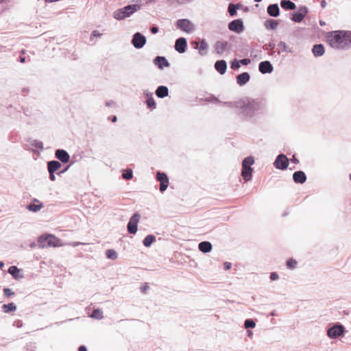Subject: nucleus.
Masks as SVG:
<instances>
[{
	"label": "nucleus",
	"mask_w": 351,
	"mask_h": 351,
	"mask_svg": "<svg viewBox=\"0 0 351 351\" xmlns=\"http://www.w3.org/2000/svg\"><path fill=\"white\" fill-rule=\"evenodd\" d=\"M228 107L236 109V114L243 120L256 122L265 114L266 104L261 99L245 97L234 101H224Z\"/></svg>",
	"instance_id": "nucleus-1"
},
{
	"label": "nucleus",
	"mask_w": 351,
	"mask_h": 351,
	"mask_svg": "<svg viewBox=\"0 0 351 351\" xmlns=\"http://www.w3.org/2000/svg\"><path fill=\"white\" fill-rule=\"evenodd\" d=\"M269 278L272 281L277 280L279 279V275L276 271H273L270 274Z\"/></svg>",
	"instance_id": "nucleus-55"
},
{
	"label": "nucleus",
	"mask_w": 351,
	"mask_h": 351,
	"mask_svg": "<svg viewBox=\"0 0 351 351\" xmlns=\"http://www.w3.org/2000/svg\"><path fill=\"white\" fill-rule=\"evenodd\" d=\"M25 53V49L21 50V54L19 56L18 60L21 63H25L27 60L26 57L23 55Z\"/></svg>",
	"instance_id": "nucleus-53"
},
{
	"label": "nucleus",
	"mask_w": 351,
	"mask_h": 351,
	"mask_svg": "<svg viewBox=\"0 0 351 351\" xmlns=\"http://www.w3.org/2000/svg\"><path fill=\"white\" fill-rule=\"evenodd\" d=\"M276 47V45L274 43H269L268 44L264 45L263 46V49L266 51L269 49H274Z\"/></svg>",
	"instance_id": "nucleus-52"
},
{
	"label": "nucleus",
	"mask_w": 351,
	"mask_h": 351,
	"mask_svg": "<svg viewBox=\"0 0 351 351\" xmlns=\"http://www.w3.org/2000/svg\"><path fill=\"white\" fill-rule=\"evenodd\" d=\"M149 289V283L145 282L143 284V285L141 287V292L143 294H145L147 293V291Z\"/></svg>",
	"instance_id": "nucleus-51"
},
{
	"label": "nucleus",
	"mask_w": 351,
	"mask_h": 351,
	"mask_svg": "<svg viewBox=\"0 0 351 351\" xmlns=\"http://www.w3.org/2000/svg\"><path fill=\"white\" fill-rule=\"evenodd\" d=\"M105 254L107 258L112 261H114L118 258V254L114 249L106 250Z\"/></svg>",
	"instance_id": "nucleus-41"
},
{
	"label": "nucleus",
	"mask_w": 351,
	"mask_h": 351,
	"mask_svg": "<svg viewBox=\"0 0 351 351\" xmlns=\"http://www.w3.org/2000/svg\"><path fill=\"white\" fill-rule=\"evenodd\" d=\"M71 166V164H69V165L64 166L62 169L60 168L59 169V171H58V176H61L62 174L66 173L69 170V169L70 168Z\"/></svg>",
	"instance_id": "nucleus-50"
},
{
	"label": "nucleus",
	"mask_w": 351,
	"mask_h": 351,
	"mask_svg": "<svg viewBox=\"0 0 351 351\" xmlns=\"http://www.w3.org/2000/svg\"><path fill=\"white\" fill-rule=\"evenodd\" d=\"M343 30H336L328 33L327 39L330 46L335 49H345Z\"/></svg>",
	"instance_id": "nucleus-4"
},
{
	"label": "nucleus",
	"mask_w": 351,
	"mask_h": 351,
	"mask_svg": "<svg viewBox=\"0 0 351 351\" xmlns=\"http://www.w3.org/2000/svg\"><path fill=\"white\" fill-rule=\"evenodd\" d=\"M230 66L231 69L237 71L240 69V67L241 66L239 60L237 58H234L232 61H230Z\"/></svg>",
	"instance_id": "nucleus-45"
},
{
	"label": "nucleus",
	"mask_w": 351,
	"mask_h": 351,
	"mask_svg": "<svg viewBox=\"0 0 351 351\" xmlns=\"http://www.w3.org/2000/svg\"><path fill=\"white\" fill-rule=\"evenodd\" d=\"M141 8V3L135 4H128L123 8H119L114 11L112 16L118 21H122L132 16L134 13L138 11Z\"/></svg>",
	"instance_id": "nucleus-3"
},
{
	"label": "nucleus",
	"mask_w": 351,
	"mask_h": 351,
	"mask_svg": "<svg viewBox=\"0 0 351 351\" xmlns=\"http://www.w3.org/2000/svg\"><path fill=\"white\" fill-rule=\"evenodd\" d=\"M147 42L146 37L141 32H136L134 34L132 39V44L136 49L143 48Z\"/></svg>",
	"instance_id": "nucleus-13"
},
{
	"label": "nucleus",
	"mask_w": 351,
	"mask_h": 351,
	"mask_svg": "<svg viewBox=\"0 0 351 351\" xmlns=\"http://www.w3.org/2000/svg\"><path fill=\"white\" fill-rule=\"evenodd\" d=\"M241 9V3H230L228 7V12L229 13L231 17H234L237 16V10Z\"/></svg>",
	"instance_id": "nucleus-30"
},
{
	"label": "nucleus",
	"mask_w": 351,
	"mask_h": 351,
	"mask_svg": "<svg viewBox=\"0 0 351 351\" xmlns=\"http://www.w3.org/2000/svg\"><path fill=\"white\" fill-rule=\"evenodd\" d=\"M28 142L30 143L32 146L36 147V149H38L40 150L44 149L43 143L42 141L39 140L29 138Z\"/></svg>",
	"instance_id": "nucleus-40"
},
{
	"label": "nucleus",
	"mask_w": 351,
	"mask_h": 351,
	"mask_svg": "<svg viewBox=\"0 0 351 351\" xmlns=\"http://www.w3.org/2000/svg\"><path fill=\"white\" fill-rule=\"evenodd\" d=\"M38 245L39 248L57 247L62 245V241L56 236L51 233H44L38 237Z\"/></svg>",
	"instance_id": "nucleus-2"
},
{
	"label": "nucleus",
	"mask_w": 351,
	"mask_h": 351,
	"mask_svg": "<svg viewBox=\"0 0 351 351\" xmlns=\"http://www.w3.org/2000/svg\"><path fill=\"white\" fill-rule=\"evenodd\" d=\"M343 43H344V48L345 49H348L351 47V31L350 30H343Z\"/></svg>",
	"instance_id": "nucleus-36"
},
{
	"label": "nucleus",
	"mask_w": 351,
	"mask_h": 351,
	"mask_svg": "<svg viewBox=\"0 0 351 351\" xmlns=\"http://www.w3.org/2000/svg\"><path fill=\"white\" fill-rule=\"evenodd\" d=\"M254 172L253 168H241V176L245 182L250 181L252 179V174Z\"/></svg>",
	"instance_id": "nucleus-32"
},
{
	"label": "nucleus",
	"mask_w": 351,
	"mask_h": 351,
	"mask_svg": "<svg viewBox=\"0 0 351 351\" xmlns=\"http://www.w3.org/2000/svg\"><path fill=\"white\" fill-rule=\"evenodd\" d=\"M191 45L193 49L198 51L200 56L207 55L209 46L205 38H197L191 42Z\"/></svg>",
	"instance_id": "nucleus-8"
},
{
	"label": "nucleus",
	"mask_w": 351,
	"mask_h": 351,
	"mask_svg": "<svg viewBox=\"0 0 351 351\" xmlns=\"http://www.w3.org/2000/svg\"><path fill=\"white\" fill-rule=\"evenodd\" d=\"M280 4L281 8L287 11L295 10L297 6L295 3L291 0H281Z\"/></svg>",
	"instance_id": "nucleus-33"
},
{
	"label": "nucleus",
	"mask_w": 351,
	"mask_h": 351,
	"mask_svg": "<svg viewBox=\"0 0 351 351\" xmlns=\"http://www.w3.org/2000/svg\"><path fill=\"white\" fill-rule=\"evenodd\" d=\"M298 261L293 258H289L286 261V266L289 269H294L296 268Z\"/></svg>",
	"instance_id": "nucleus-42"
},
{
	"label": "nucleus",
	"mask_w": 351,
	"mask_h": 351,
	"mask_svg": "<svg viewBox=\"0 0 351 351\" xmlns=\"http://www.w3.org/2000/svg\"><path fill=\"white\" fill-rule=\"evenodd\" d=\"M141 219V214L134 212L129 219L127 224V230L130 234H134L138 231V224Z\"/></svg>",
	"instance_id": "nucleus-9"
},
{
	"label": "nucleus",
	"mask_w": 351,
	"mask_h": 351,
	"mask_svg": "<svg viewBox=\"0 0 351 351\" xmlns=\"http://www.w3.org/2000/svg\"><path fill=\"white\" fill-rule=\"evenodd\" d=\"M279 21L274 19H267L264 21V26L269 31H275L279 25Z\"/></svg>",
	"instance_id": "nucleus-28"
},
{
	"label": "nucleus",
	"mask_w": 351,
	"mask_h": 351,
	"mask_svg": "<svg viewBox=\"0 0 351 351\" xmlns=\"http://www.w3.org/2000/svg\"><path fill=\"white\" fill-rule=\"evenodd\" d=\"M49 172V178L51 181H55L56 180V176L55 173L53 171H48Z\"/></svg>",
	"instance_id": "nucleus-61"
},
{
	"label": "nucleus",
	"mask_w": 351,
	"mask_h": 351,
	"mask_svg": "<svg viewBox=\"0 0 351 351\" xmlns=\"http://www.w3.org/2000/svg\"><path fill=\"white\" fill-rule=\"evenodd\" d=\"M156 241V237L152 234H147L143 239L142 243L146 247H149Z\"/></svg>",
	"instance_id": "nucleus-34"
},
{
	"label": "nucleus",
	"mask_w": 351,
	"mask_h": 351,
	"mask_svg": "<svg viewBox=\"0 0 351 351\" xmlns=\"http://www.w3.org/2000/svg\"><path fill=\"white\" fill-rule=\"evenodd\" d=\"M156 179L160 182L159 190L163 193L169 185V179L167 173L161 171H156Z\"/></svg>",
	"instance_id": "nucleus-11"
},
{
	"label": "nucleus",
	"mask_w": 351,
	"mask_h": 351,
	"mask_svg": "<svg viewBox=\"0 0 351 351\" xmlns=\"http://www.w3.org/2000/svg\"><path fill=\"white\" fill-rule=\"evenodd\" d=\"M47 165L48 171H53L57 174L59 169L62 167L61 162L56 160H49L47 162Z\"/></svg>",
	"instance_id": "nucleus-29"
},
{
	"label": "nucleus",
	"mask_w": 351,
	"mask_h": 351,
	"mask_svg": "<svg viewBox=\"0 0 351 351\" xmlns=\"http://www.w3.org/2000/svg\"><path fill=\"white\" fill-rule=\"evenodd\" d=\"M215 69L221 75H224L227 71V62L223 60H218L214 64Z\"/></svg>",
	"instance_id": "nucleus-23"
},
{
	"label": "nucleus",
	"mask_w": 351,
	"mask_h": 351,
	"mask_svg": "<svg viewBox=\"0 0 351 351\" xmlns=\"http://www.w3.org/2000/svg\"><path fill=\"white\" fill-rule=\"evenodd\" d=\"M232 267V263L230 262L226 261L223 263V268L224 270H230Z\"/></svg>",
	"instance_id": "nucleus-56"
},
{
	"label": "nucleus",
	"mask_w": 351,
	"mask_h": 351,
	"mask_svg": "<svg viewBox=\"0 0 351 351\" xmlns=\"http://www.w3.org/2000/svg\"><path fill=\"white\" fill-rule=\"evenodd\" d=\"M169 93V88L165 85L158 86L155 90L156 97L160 99H164L165 97H167Z\"/></svg>",
	"instance_id": "nucleus-27"
},
{
	"label": "nucleus",
	"mask_w": 351,
	"mask_h": 351,
	"mask_svg": "<svg viewBox=\"0 0 351 351\" xmlns=\"http://www.w3.org/2000/svg\"><path fill=\"white\" fill-rule=\"evenodd\" d=\"M228 28L230 32L237 34L243 33L245 30V25L242 19H236L228 24Z\"/></svg>",
	"instance_id": "nucleus-10"
},
{
	"label": "nucleus",
	"mask_w": 351,
	"mask_h": 351,
	"mask_svg": "<svg viewBox=\"0 0 351 351\" xmlns=\"http://www.w3.org/2000/svg\"><path fill=\"white\" fill-rule=\"evenodd\" d=\"M44 207V204L36 198H33L31 202L26 205V209L30 212L37 213Z\"/></svg>",
	"instance_id": "nucleus-18"
},
{
	"label": "nucleus",
	"mask_w": 351,
	"mask_h": 351,
	"mask_svg": "<svg viewBox=\"0 0 351 351\" xmlns=\"http://www.w3.org/2000/svg\"><path fill=\"white\" fill-rule=\"evenodd\" d=\"M289 164V159L283 154L278 155L274 160V166L276 169L285 171L287 170Z\"/></svg>",
	"instance_id": "nucleus-12"
},
{
	"label": "nucleus",
	"mask_w": 351,
	"mask_h": 351,
	"mask_svg": "<svg viewBox=\"0 0 351 351\" xmlns=\"http://www.w3.org/2000/svg\"><path fill=\"white\" fill-rule=\"evenodd\" d=\"M176 27L187 34H191L195 30V25L188 19H178L176 22Z\"/></svg>",
	"instance_id": "nucleus-7"
},
{
	"label": "nucleus",
	"mask_w": 351,
	"mask_h": 351,
	"mask_svg": "<svg viewBox=\"0 0 351 351\" xmlns=\"http://www.w3.org/2000/svg\"><path fill=\"white\" fill-rule=\"evenodd\" d=\"M153 63L160 70H163L166 67H169L171 65L168 60L165 56H162L155 57L153 60Z\"/></svg>",
	"instance_id": "nucleus-19"
},
{
	"label": "nucleus",
	"mask_w": 351,
	"mask_h": 351,
	"mask_svg": "<svg viewBox=\"0 0 351 351\" xmlns=\"http://www.w3.org/2000/svg\"><path fill=\"white\" fill-rule=\"evenodd\" d=\"M267 12L268 15L273 18H276L280 16V10L278 3H271L267 8Z\"/></svg>",
	"instance_id": "nucleus-25"
},
{
	"label": "nucleus",
	"mask_w": 351,
	"mask_h": 351,
	"mask_svg": "<svg viewBox=\"0 0 351 351\" xmlns=\"http://www.w3.org/2000/svg\"><path fill=\"white\" fill-rule=\"evenodd\" d=\"M1 308L5 313H12L16 311L17 306L14 302H10L3 304Z\"/></svg>",
	"instance_id": "nucleus-35"
},
{
	"label": "nucleus",
	"mask_w": 351,
	"mask_h": 351,
	"mask_svg": "<svg viewBox=\"0 0 351 351\" xmlns=\"http://www.w3.org/2000/svg\"><path fill=\"white\" fill-rule=\"evenodd\" d=\"M174 49L179 53H185L188 49L186 38L184 37H179L177 38L175 42Z\"/></svg>",
	"instance_id": "nucleus-16"
},
{
	"label": "nucleus",
	"mask_w": 351,
	"mask_h": 351,
	"mask_svg": "<svg viewBox=\"0 0 351 351\" xmlns=\"http://www.w3.org/2000/svg\"><path fill=\"white\" fill-rule=\"evenodd\" d=\"M205 100L211 103H221V101H219V99L214 95H210L208 97L206 98Z\"/></svg>",
	"instance_id": "nucleus-48"
},
{
	"label": "nucleus",
	"mask_w": 351,
	"mask_h": 351,
	"mask_svg": "<svg viewBox=\"0 0 351 351\" xmlns=\"http://www.w3.org/2000/svg\"><path fill=\"white\" fill-rule=\"evenodd\" d=\"M108 120L112 123H116L118 120V118L116 115H110L108 117Z\"/></svg>",
	"instance_id": "nucleus-59"
},
{
	"label": "nucleus",
	"mask_w": 351,
	"mask_h": 351,
	"mask_svg": "<svg viewBox=\"0 0 351 351\" xmlns=\"http://www.w3.org/2000/svg\"><path fill=\"white\" fill-rule=\"evenodd\" d=\"M198 250L204 253L210 252L213 250V245L210 241H204L199 243L198 244Z\"/></svg>",
	"instance_id": "nucleus-31"
},
{
	"label": "nucleus",
	"mask_w": 351,
	"mask_h": 351,
	"mask_svg": "<svg viewBox=\"0 0 351 351\" xmlns=\"http://www.w3.org/2000/svg\"><path fill=\"white\" fill-rule=\"evenodd\" d=\"M114 104V102L112 101V100H110V101H106V106L107 107H110L112 106L113 104Z\"/></svg>",
	"instance_id": "nucleus-64"
},
{
	"label": "nucleus",
	"mask_w": 351,
	"mask_h": 351,
	"mask_svg": "<svg viewBox=\"0 0 351 351\" xmlns=\"http://www.w3.org/2000/svg\"><path fill=\"white\" fill-rule=\"evenodd\" d=\"M27 351H35V346L32 343L27 344L26 346Z\"/></svg>",
	"instance_id": "nucleus-62"
},
{
	"label": "nucleus",
	"mask_w": 351,
	"mask_h": 351,
	"mask_svg": "<svg viewBox=\"0 0 351 351\" xmlns=\"http://www.w3.org/2000/svg\"><path fill=\"white\" fill-rule=\"evenodd\" d=\"M306 180L307 176L304 171L298 170L293 173V180L295 184H303Z\"/></svg>",
	"instance_id": "nucleus-21"
},
{
	"label": "nucleus",
	"mask_w": 351,
	"mask_h": 351,
	"mask_svg": "<svg viewBox=\"0 0 351 351\" xmlns=\"http://www.w3.org/2000/svg\"><path fill=\"white\" fill-rule=\"evenodd\" d=\"M230 47V45L226 40H218L214 45L215 52L219 56H222Z\"/></svg>",
	"instance_id": "nucleus-17"
},
{
	"label": "nucleus",
	"mask_w": 351,
	"mask_h": 351,
	"mask_svg": "<svg viewBox=\"0 0 351 351\" xmlns=\"http://www.w3.org/2000/svg\"><path fill=\"white\" fill-rule=\"evenodd\" d=\"M312 53L315 58H319L325 53V47L322 43L314 44L311 49Z\"/></svg>",
	"instance_id": "nucleus-26"
},
{
	"label": "nucleus",
	"mask_w": 351,
	"mask_h": 351,
	"mask_svg": "<svg viewBox=\"0 0 351 351\" xmlns=\"http://www.w3.org/2000/svg\"><path fill=\"white\" fill-rule=\"evenodd\" d=\"M77 351H88V349L85 345H80L77 348Z\"/></svg>",
	"instance_id": "nucleus-63"
},
{
	"label": "nucleus",
	"mask_w": 351,
	"mask_h": 351,
	"mask_svg": "<svg viewBox=\"0 0 351 351\" xmlns=\"http://www.w3.org/2000/svg\"><path fill=\"white\" fill-rule=\"evenodd\" d=\"M143 96L145 99V104L147 108L151 111L155 110L157 107V104L153 97V93L148 90L143 91Z\"/></svg>",
	"instance_id": "nucleus-14"
},
{
	"label": "nucleus",
	"mask_w": 351,
	"mask_h": 351,
	"mask_svg": "<svg viewBox=\"0 0 351 351\" xmlns=\"http://www.w3.org/2000/svg\"><path fill=\"white\" fill-rule=\"evenodd\" d=\"M241 65L247 66L251 63V60L249 58L239 60Z\"/></svg>",
	"instance_id": "nucleus-54"
},
{
	"label": "nucleus",
	"mask_w": 351,
	"mask_h": 351,
	"mask_svg": "<svg viewBox=\"0 0 351 351\" xmlns=\"http://www.w3.org/2000/svg\"><path fill=\"white\" fill-rule=\"evenodd\" d=\"M289 14V19L294 23H301L306 16L309 12V10L307 6L304 5H300L298 7L296 6L295 10Z\"/></svg>",
	"instance_id": "nucleus-6"
},
{
	"label": "nucleus",
	"mask_w": 351,
	"mask_h": 351,
	"mask_svg": "<svg viewBox=\"0 0 351 351\" xmlns=\"http://www.w3.org/2000/svg\"><path fill=\"white\" fill-rule=\"evenodd\" d=\"M347 332L344 326L340 322L330 324L327 328V336L330 339L344 336L345 333Z\"/></svg>",
	"instance_id": "nucleus-5"
},
{
	"label": "nucleus",
	"mask_w": 351,
	"mask_h": 351,
	"mask_svg": "<svg viewBox=\"0 0 351 351\" xmlns=\"http://www.w3.org/2000/svg\"><path fill=\"white\" fill-rule=\"evenodd\" d=\"M258 71L262 74H270L274 71V66L269 60H264L258 64Z\"/></svg>",
	"instance_id": "nucleus-20"
},
{
	"label": "nucleus",
	"mask_w": 351,
	"mask_h": 351,
	"mask_svg": "<svg viewBox=\"0 0 351 351\" xmlns=\"http://www.w3.org/2000/svg\"><path fill=\"white\" fill-rule=\"evenodd\" d=\"M90 317L97 320L101 319L104 317L102 310L99 308L94 309L90 314Z\"/></svg>",
	"instance_id": "nucleus-39"
},
{
	"label": "nucleus",
	"mask_w": 351,
	"mask_h": 351,
	"mask_svg": "<svg viewBox=\"0 0 351 351\" xmlns=\"http://www.w3.org/2000/svg\"><path fill=\"white\" fill-rule=\"evenodd\" d=\"M250 77H251L250 74L248 72H247V71L243 72L237 75V77H236L237 84L240 86H243L250 82Z\"/></svg>",
	"instance_id": "nucleus-22"
},
{
	"label": "nucleus",
	"mask_w": 351,
	"mask_h": 351,
	"mask_svg": "<svg viewBox=\"0 0 351 351\" xmlns=\"http://www.w3.org/2000/svg\"><path fill=\"white\" fill-rule=\"evenodd\" d=\"M278 47L280 49V50L283 52H287V53H292L293 51L291 48H289L287 43L284 41H280L278 43Z\"/></svg>",
	"instance_id": "nucleus-43"
},
{
	"label": "nucleus",
	"mask_w": 351,
	"mask_h": 351,
	"mask_svg": "<svg viewBox=\"0 0 351 351\" xmlns=\"http://www.w3.org/2000/svg\"><path fill=\"white\" fill-rule=\"evenodd\" d=\"M13 326L17 328H21L23 326V322L20 319H17L14 322Z\"/></svg>",
	"instance_id": "nucleus-58"
},
{
	"label": "nucleus",
	"mask_w": 351,
	"mask_h": 351,
	"mask_svg": "<svg viewBox=\"0 0 351 351\" xmlns=\"http://www.w3.org/2000/svg\"><path fill=\"white\" fill-rule=\"evenodd\" d=\"M102 34L100 33L98 30H93L90 36V40L93 41L95 38H101Z\"/></svg>",
	"instance_id": "nucleus-49"
},
{
	"label": "nucleus",
	"mask_w": 351,
	"mask_h": 351,
	"mask_svg": "<svg viewBox=\"0 0 351 351\" xmlns=\"http://www.w3.org/2000/svg\"><path fill=\"white\" fill-rule=\"evenodd\" d=\"M55 158L56 160L63 164H67L71 160L69 152L64 149H57L55 151Z\"/></svg>",
	"instance_id": "nucleus-15"
},
{
	"label": "nucleus",
	"mask_w": 351,
	"mask_h": 351,
	"mask_svg": "<svg viewBox=\"0 0 351 351\" xmlns=\"http://www.w3.org/2000/svg\"><path fill=\"white\" fill-rule=\"evenodd\" d=\"M8 271L16 280H19L24 278V275L22 274V269L15 265L10 266Z\"/></svg>",
	"instance_id": "nucleus-24"
},
{
	"label": "nucleus",
	"mask_w": 351,
	"mask_h": 351,
	"mask_svg": "<svg viewBox=\"0 0 351 351\" xmlns=\"http://www.w3.org/2000/svg\"><path fill=\"white\" fill-rule=\"evenodd\" d=\"M291 161L292 163L295 164V165H298L299 162H300V160L299 159L296 157V155L295 154H293L291 159Z\"/></svg>",
	"instance_id": "nucleus-60"
},
{
	"label": "nucleus",
	"mask_w": 351,
	"mask_h": 351,
	"mask_svg": "<svg viewBox=\"0 0 351 351\" xmlns=\"http://www.w3.org/2000/svg\"><path fill=\"white\" fill-rule=\"evenodd\" d=\"M244 326L246 329L254 328L256 326V322L252 318H247L244 322Z\"/></svg>",
	"instance_id": "nucleus-44"
},
{
	"label": "nucleus",
	"mask_w": 351,
	"mask_h": 351,
	"mask_svg": "<svg viewBox=\"0 0 351 351\" xmlns=\"http://www.w3.org/2000/svg\"><path fill=\"white\" fill-rule=\"evenodd\" d=\"M254 163V158L250 155L245 157L242 161V167L252 168V165Z\"/></svg>",
	"instance_id": "nucleus-37"
},
{
	"label": "nucleus",
	"mask_w": 351,
	"mask_h": 351,
	"mask_svg": "<svg viewBox=\"0 0 351 351\" xmlns=\"http://www.w3.org/2000/svg\"><path fill=\"white\" fill-rule=\"evenodd\" d=\"M122 177L123 179L126 180H131L133 178V171L131 169H128L126 171L123 172L122 174Z\"/></svg>",
	"instance_id": "nucleus-46"
},
{
	"label": "nucleus",
	"mask_w": 351,
	"mask_h": 351,
	"mask_svg": "<svg viewBox=\"0 0 351 351\" xmlns=\"http://www.w3.org/2000/svg\"><path fill=\"white\" fill-rule=\"evenodd\" d=\"M3 295L6 298H10L15 295V293L8 287H4L3 289Z\"/></svg>",
	"instance_id": "nucleus-47"
},
{
	"label": "nucleus",
	"mask_w": 351,
	"mask_h": 351,
	"mask_svg": "<svg viewBox=\"0 0 351 351\" xmlns=\"http://www.w3.org/2000/svg\"><path fill=\"white\" fill-rule=\"evenodd\" d=\"M238 51L243 56H247L250 49V45L247 43H241L238 47Z\"/></svg>",
	"instance_id": "nucleus-38"
},
{
	"label": "nucleus",
	"mask_w": 351,
	"mask_h": 351,
	"mask_svg": "<svg viewBox=\"0 0 351 351\" xmlns=\"http://www.w3.org/2000/svg\"><path fill=\"white\" fill-rule=\"evenodd\" d=\"M150 32L153 34H156L159 32V28L157 25H153L150 28Z\"/></svg>",
	"instance_id": "nucleus-57"
}]
</instances>
